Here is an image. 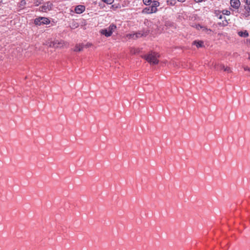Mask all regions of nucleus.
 <instances>
[{"mask_svg":"<svg viewBox=\"0 0 250 250\" xmlns=\"http://www.w3.org/2000/svg\"><path fill=\"white\" fill-rule=\"evenodd\" d=\"M151 2L152 5L153 6V7H155L156 8L160 5V2L157 0H153Z\"/></svg>","mask_w":250,"mask_h":250,"instance_id":"f3484780","label":"nucleus"},{"mask_svg":"<svg viewBox=\"0 0 250 250\" xmlns=\"http://www.w3.org/2000/svg\"><path fill=\"white\" fill-rule=\"evenodd\" d=\"M107 4H111L114 2V0H102Z\"/></svg>","mask_w":250,"mask_h":250,"instance_id":"412c9836","label":"nucleus"},{"mask_svg":"<svg viewBox=\"0 0 250 250\" xmlns=\"http://www.w3.org/2000/svg\"><path fill=\"white\" fill-rule=\"evenodd\" d=\"M238 34L241 37L246 38L249 36V33L247 30H245L244 31H239L238 32Z\"/></svg>","mask_w":250,"mask_h":250,"instance_id":"f8f14e48","label":"nucleus"},{"mask_svg":"<svg viewBox=\"0 0 250 250\" xmlns=\"http://www.w3.org/2000/svg\"><path fill=\"white\" fill-rule=\"evenodd\" d=\"M35 24L37 25L48 24L50 23V20L45 17H39L35 20Z\"/></svg>","mask_w":250,"mask_h":250,"instance_id":"39448f33","label":"nucleus"},{"mask_svg":"<svg viewBox=\"0 0 250 250\" xmlns=\"http://www.w3.org/2000/svg\"><path fill=\"white\" fill-rule=\"evenodd\" d=\"M224 71L227 72L228 73L231 72V70L230 67H225Z\"/></svg>","mask_w":250,"mask_h":250,"instance_id":"4be33fe9","label":"nucleus"},{"mask_svg":"<svg viewBox=\"0 0 250 250\" xmlns=\"http://www.w3.org/2000/svg\"><path fill=\"white\" fill-rule=\"evenodd\" d=\"M219 68H220V69H223V70H224V69H225V66L224 64H220V65H219Z\"/></svg>","mask_w":250,"mask_h":250,"instance_id":"b1692460","label":"nucleus"},{"mask_svg":"<svg viewBox=\"0 0 250 250\" xmlns=\"http://www.w3.org/2000/svg\"><path fill=\"white\" fill-rule=\"evenodd\" d=\"M244 12L242 14L245 18H248L250 16V7L248 5L244 6Z\"/></svg>","mask_w":250,"mask_h":250,"instance_id":"1a4fd4ad","label":"nucleus"},{"mask_svg":"<svg viewBox=\"0 0 250 250\" xmlns=\"http://www.w3.org/2000/svg\"><path fill=\"white\" fill-rule=\"evenodd\" d=\"M178 1L184 2L185 0H177Z\"/></svg>","mask_w":250,"mask_h":250,"instance_id":"c756f323","label":"nucleus"},{"mask_svg":"<svg viewBox=\"0 0 250 250\" xmlns=\"http://www.w3.org/2000/svg\"><path fill=\"white\" fill-rule=\"evenodd\" d=\"M149 8L151 13H156L158 10L157 8H155V7H153L152 5L151 6H149Z\"/></svg>","mask_w":250,"mask_h":250,"instance_id":"6ab92c4d","label":"nucleus"},{"mask_svg":"<svg viewBox=\"0 0 250 250\" xmlns=\"http://www.w3.org/2000/svg\"><path fill=\"white\" fill-rule=\"evenodd\" d=\"M45 44L50 47L61 48L63 46L64 43L62 41H47L46 42Z\"/></svg>","mask_w":250,"mask_h":250,"instance_id":"20e7f679","label":"nucleus"},{"mask_svg":"<svg viewBox=\"0 0 250 250\" xmlns=\"http://www.w3.org/2000/svg\"><path fill=\"white\" fill-rule=\"evenodd\" d=\"M142 13H145V14H152L151 11H150V9L149 8V7H147L145 8L143 10Z\"/></svg>","mask_w":250,"mask_h":250,"instance_id":"2eb2a0df","label":"nucleus"},{"mask_svg":"<svg viewBox=\"0 0 250 250\" xmlns=\"http://www.w3.org/2000/svg\"><path fill=\"white\" fill-rule=\"evenodd\" d=\"M244 69L245 71H249L250 72V68H249L248 66H244Z\"/></svg>","mask_w":250,"mask_h":250,"instance_id":"a878e982","label":"nucleus"},{"mask_svg":"<svg viewBox=\"0 0 250 250\" xmlns=\"http://www.w3.org/2000/svg\"><path fill=\"white\" fill-rule=\"evenodd\" d=\"M199 26H200L201 28H203V30L207 33L208 34H209L210 32L212 31V30H211L210 29H208L205 27L201 26L200 25H199Z\"/></svg>","mask_w":250,"mask_h":250,"instance_id":"dca6fc26","label":"nucleus"},{"mask_svg":"<svg viewBox=\"0 0 250 250\" xmlns=\"http://www.w3.org/2000/svg\"><path fill=\"white\" fill-rule=\"evenodd\" d=\"M117 29V26L115 24L112 23L104 29L100 30V32L102 35H104L106 37H110L112 33Z\"/></svg>","mask_w":250,"mask_h":250,"instance_id":"7ed1b4c3","label":"nucleus"},{"mask_svg":"<svg viewBox=\"0 0 250 250\" xmlns=\"http://www.w3.org/2000/svg\"><path fill=\"white\" fill-rule=\"evenodd\" d=\"M230 5L234 9H237L240 6V1L239 0H230Z\"/></svg>","mask_w":250,"mask_h":250,"instance_id":"0eeeda50","label":"nucleus"},{"mask_svg":"<svg viewBox=\"0 0 250 250\" xmlns=\"http://www.w3.org/2000/svg\"><path fill=\"white\" fill-rule=\"evenodd\" d=\"M159 55L156 52H151L147 55H145L144 58L150 64H156L158 63Z\"/></svg>","mask_w":250,"mask_h":250,"instance_id":"f257e3e1","label":"nucleus"},{"mask_svg":"<svg viewBox=\"0 0 250 250\" xmlns=\"http://www.w3.org/2000/svg\"><path fill=\"white\" fill-rule=\"evenodd\" d=\"M206 0H194V1L196 3L202 2L203 1H205Z\"/></svg>","mask_w":250,"mask_h":250,"instance_id":"393cba45","label":"nucleus"},{"mask_svg":"<svg viewBox=\"0 0 250 250\" xmlns=\"http://www.w3.org/2000/svg\"><path fill=\"white\" fill-rule=\"evenodd\" d=\"M249 59L250 60V55L249 57Z\"/></svg>","mask_w":250,"mask_h":250,"instance_id":"2f4dec72","label":"nucleus"},{"mask_svg":"<svg viewBox=\"0 0 250 250\" xmlns=\"http://www.w3.org/2000/svg\"><path fill=\"white\" fill-rule=\"evenodd\" d=\"M244 1L246 4L245 5H250V0H244Z\"/></svg>","mask_w":250,"mask_h":250,"instance_id":"5701e85b","label":"nucleus"},{"mask_svg":"<svg viewBox=\"0 0 250 250\" xmlns=\"http://www.w3.org/2000/svg\"><path fill=\"white\" fill-rule=\"evenodd\" d=\"M214 15L217 18V19L222 20L223 19L222 21L218 22L217 24V25L218 26L220 27H225L227 26L229 22L228 20L226 19V18L222 14L221 11L217 10H215L214 12Z\"/></svg>","mask_w":250,"mask_h":250,"instance_id":"f03ea898","label":"nucleus"},{"mask_svg":"<svg viewBox=\"0 0 250 250\" xmlns=\"http://www.w3.org/2000/svg\"><path fill=\"white\" fill-rule=\"evenodd\" d=\"M131 52L132 53H133V54H135V53H136V51H135V49H134L133 52V49H132V50H131Z\"/></svg>","mask_w":250,"mask_h":250,"instance_id":"c85d7f7f","label":"nucleus"},{"mask_svg":"<svg viewBox=\"0 0 250 250\" xmlns=\"http://www.w3.org/2000/svg\"><path fill=\"white\" fill-rule=\"evenodd\" d=\"M144 4L149 5L152 2L151 0H143Z\"/></svg>","mask_w":250,"mask_h":250,"instance_id":"aec40b11","label":"nucleus"},{"mask_svg":"<svg viewBox=\"0 0 250 250\" xmlns=\"http://www.w3.org/2000/svg\"><path fill=\"white\" fill-rule=\"evenodd\" d=\"M53 4L52 3L49 1L47 2L40 7V10L42 12H46L47 10H50Z\"/></svg>","mask_w":250,"mask_h":250,"instance_id":"423d86ee","label":"nucleus"},{"mask_svg":"<svg viewBox=\"0 0 250 250\" xmlns=\"http://www.w3.org/2000/svg\"><path fill=\"white\" fill-rule=\"evenodd\" d=\"M136 37L139 38L143 36V34L141 33H137L136 35Z\"/></svg>","mask_w":250,"mask_h":250,"instance_id":"bb28decb","label":"nucleus"},{"mask_svg":"<svg viewBox=\"0 0 250 250\" xmlns=\"http://www.w3.org/2000/svg\"><path fill=\"white\" fill-rule=\"evenodd\" d=\"M26 4V2L25 0H21L19 3V7L21 8H23L25 5Z\"/></svg>","mask_w":250,"mask_h":250,"instance_id":"4468645a","label":"nucleus"},{"mask_svg":"<svg viewBox=\"0 0 250 250\" xmlns=\"http://www.w3.org/2000/svg\"><path fill=\"white\" fill-rule=\"evenodd\" d=\"M167 4L168 5L174 6L176 3V0H167Z\"/></svg>","mask_w":250,"mask_h":250,"instance_id":"ddd939ff","label":"nucleus"},{"mask_svg":"<svg viewBox=\"0 0 250 250\" xmlns=\"http://www.w3.org/2000/svg\"><path fill=\"white\" fill-rule=\"evenodd\" d=\"M247 42L250 43V39H247Z\"/></svg>","mask_w":250,"mask_h":250,"instance_id":"7c9ffc66","label":"nucleus"},{"mask_svg":"<svg viewBox=\"0 0 250 250\" xmlns=\"http://www.w3.org/2000/svg\"><path fill=\"white\" fill-rule=\"evenodd\" d=\"M192 44L196 45L197 48L202 47L204 46V42L202 41L195 40L193 41Z\"/></svg>","mask_w":250,"mask_h":250,"instance_id":"9d476101","label":"nucleus"},{"mask_svg":"<svg viewBox=\"0 0 250 250\" xmlns=\"http://www.w3.org/2000/svg\"><path fill=\"white\" fill-rule=\"evenodd\" d=\"M84 48V44H77L76 45L74 51L75 52L81 51Z\"/></svg>","mask_w":250,"mask_h":250,"instance_id":"9b49d317","label":"nucleus"},{"mask_svg":"<svg viewBox=\"0 0 250 250\" xmlns=\"http://www.w3.org/2000/svg\"><path fill=\"white\" fill-rule=\"evenodd\" d=\"M221 12L224 16V15L229 16L230 15V12L226 9L223 10L222 11H221Z\"/></svg>","mask_w":250,"mask_h":250,"instance_id":"a211bd4d","label":"nucleus"},{"mask_svg":"<svg viewBox=\"0 0 250 250\" xmlns=\"http://www.w3.org/2000/svg\"><path fill=\"white\" fill-rule=\"evenodd\" d=\"M85 7L83 5H79L75 7V12L77 14H81L85 11Z\"/></svg>","mask_w":250,"mask_h":250,"instance_id":"6e6552de","label":"nucleus"},{"mask_svg":"<svg viewBox=\"0 0 250 250\" xmlns=\"http://www.w3.org/2000/svg\"><path fill=\"white\" fill-rule=\"evenodd\" d=\"M91 45L90 43H87L86 44H84V48H88Z\"/></svg>","mask_w":250,"mask_h":250,"instance_id":"cd10ccee","label":"nucleus"}]
</instances>
